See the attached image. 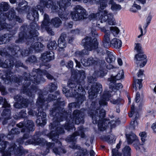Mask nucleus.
Masks as SVG:
<instances>
[{"label": "nucleus", "mask_w": 156, "mask_h": 156, "mask_svg": "<svg viewBox=\"0 0 156 156\" xmlns=\"http://www.w3.org/2000/svg\"><path fill=\"white\" fill-rule=\"evenodd\" d=\"M2 102L4 103L3 106L4 108L9 107L10 105L6 101L5 99H3L2 97H0V104H1Z\"/></svg>", "instance_id": "obj_41"}, {"label": "nucleus", "mask_w": 156, "mask_h": 156, "mask_svg": "<svg viewBox=\"0 0 156 156\" xmlns=\"http://www.w3.org/2000/svg\"><path fill=\"white\" fill-rule=\"evenodd\" d=\"M136 112H134V105L133 104H132L131 107V111L130 113L129 114V117H132L134 115Z\"/></svg>", "instance_id": "obj_45"}, {"label": "nucleus", "mask_w": 156, "mask_h": 156, "mask_svg": "<svg viewBox=\"0 0 156 156\" xmlns=\"http://www.w3.org/2000/svg\"><path fill=\"white\" fill-rule=\"evenodd\" d=\"M46 5L47 8H51L52 9H56L54 5L53 2L50 0L46 4Z\"/></svg>", "instance_id": "obj_42"}, {"label": "nucleus", "mask_w": 156, "mask_h": 156, "mask_svg": "<svg viewBox=\"0 0 156 156\" xmlns=\"http://www.w3.org/2000/svg\"><path fill=\"white\" fill-rule=\"evenodd\" d=\"M9 37L8 34H5L1 36H0V44L5 43L9 41Z\"/></svg>", "instance_id": "obj_30"}, {"label": "nucleus", "mask_w": 156, "mask_h": 156, "mask_svg": "<svg viewBox=\"0 0 156 156\" xmlns=\"http://www.w3.org/2000/svg\"><path fill=\"white\" fill-rule=\"evenodd\" d=\"M98 62L100 63L99 60L96 58L94 59L92 58H90L87 60H81L82 63L85 66H88L93 64L97 65Z\"/></svg>", "instance_id": "obj_13"}, {"label": "nucleus", "mask_w": 156, "mask_h": 156, "mask_svg": "<svg viewBox=\"0 0 156 156\" xmlns=\"http://www.w3.org/2000/svg\"><path fill=\"white\" fill-rule=\"evenodd\" d=\"M39 73H38V74H39L40 73H41V74H45L46 75V77H47V78L51 80L53 78L52 76L50 74L47 73L45 71H41L40 72L39 71Z\"/></svg>", "instance_id": "obj_43"}, {"label": "nucleus", "mask_w": 156, "mask_h": 156, "mask_svg": "<svg viewBox=\"0 0 156 156\" xmlns=\"http://www.w3.org/2000/svg\"><path fill=\"white\" fill-rule=\"evenodd\" d=\"M110 30L113 36L115 37L117 36L120 31L119 29L116 27H110Z\"/></svg>", "instance_id": "obj_32"}, {"label": "nucleus", "mask_w": 156, "mask_h": 156, "mask_svg": "<svg viewBox=\"0 0 156 156\" xmlns=\"http://www.w3.org/2000/svg\"><path fill=\"white\" fill-rule=\"evenodd\" d=\"M131 125H133L134 127H135L138 125V122L137 121L135 120H134L131 123Z\"/></svg>", "instance_id": "obj_55"}, {"label": "nucleus", "mask_w": 156, "mask_h": 156, "mask_svg": "<svg viewBox=\"0 0 156 156\" xmlns=\"http://www.w3.org/2000/svg\"><path fill=\"white\" fill-rule=\"evenodd\" d=\"M145 2V0H135L131 7L130 11L133 12H136L141 9V6L139 5L140 3L144 4Z\"/></svg>", "instance_id": "obj_11"}, {"label": "nucleus", "mask_w": 156, "mask_h": 156, "mask_svg": "<svg viewBox=\"0 0 156 156\" xmlns=\"http://www.w3.org/2000/svg\"><path fill=\"white\" fill-rule=\"evenodd\" d=\"M17 126L19 128H21L23 126L24 124L23 122H20L17 124Z\"/></svg>", "instance_id": "obj_61"}, {"label": "nucleus", "mask_w": 156, "mask_h": 156, "mask_svg": "<svg viewBox=\"0 0 156 156\" xmlns=\"http://www.w3.org/2000/svg\"><path fill=\"white\" fill-rule=\"evenodd\" d=\"M139 136L141 137V139L142 141V144H140V149H142L141 148H144V149H145L144 148V145L145 144V142L146 140V138L147 137V134L146 133L144 132H140L139 134Z\"/></svg>", "instance_id": "obj_24"}, {"label": "nucleus", "mask_w": 156, "mask_h": 156, "mask_svg": "<svg viewBox=\"0 0 156 156\" xmlns=\"http://www.w3.org/2000/svg\"><path fill=\"white\" fill-rule=\"evenodd\" d=\"M58 45L59 48V51H60L62 50L66 47V41L64 38L62 36L58 39Z\"/></svg>", "instance_id": "obj_20"}, {"label": "nucleus", "mask_w": 156, "mask_h": 156, "mask_svg": "<svg viewBox=\"0 0 156 156\" xmlns=\"http://www.w3.org/2000/svg\"><path fill=\"white\" fill-rule=\"evenodd\" d=\"M70 15L72 18L75 20L86 19L87 15L85 10L79 5H77L73 8V11Z\"/></svg>", "instance_id": "obj_5"}, {"label": "nucleus", "mask_w": 156, "mask_h": 156, "mask_svg": "<svg viewBox=\"0 0 156 156\" xmlns=\"http://www.w3.org/2000/svg\"><path fill=\"white\" fill-rule=\"evenodd\" d=\"M54 146V144L52 143H49L47 144V146L48 147H52Z\"/></svg>", "instance_id": "obj_62"}, {"label": "nucleus", "mask_w": 156, "mask_h": 156, "mask_svg": "<svg viewBox=\"0 0 156 156\" xmlns=\"http://www.w3.org/2000/svg\"><path fill=\"white\" fill-rule=\"evenodd\" d=\"M151 127L154 132L156 133V121L152 125Z\"/></svg>", "instance_id": "obj_51"}, {"label": "nucleus", "mask_w": 156, "mask_h": 156, "mask_svg": "<svg viewBox=\"0 0 156 156\" xmlns=\"http://www.w3.org/2000/svg\"><path fill=\"white\" fill-rule=\"evenodd\" d=\"M126 137L129 144H133L134 147L136 150L140 149L139 140L135 134L131 133L130 134H127Z\"/></svg>", "instance_id": "obj_6"}, {"label": "nucleus", "mask_w": 156, "mask_h": 156, "mask_svg": "<svg viewBox=\"0 0 156 156\" xmlns=\"http://www.w3.org/2000/svg\"><path fill=\"white\" fill-rule=\"evenodd\" d=\"M124 73L122 70L120 71L119 73L116 76H112L110 78L108 79V80L110 82L109 88L112 89L113 91L115 92V90H119L122 87V84L120 83L115 84L116 80H120L123 78Z\"/></svg>", "instance_id": "obj_4"}, {"label": "nucleus", "mask_w": 156, "mask_h": 156, "mask_svg": "<svg viewBox=\"0 0 156 156\" xmlns=\"http://www.w3.org/2000/svg\"><path fill=\"white\" fill-rule=\"evenodd\" d=\"M43 45L40 42H37L34 44V45H32V48L36 51L40 50V48H42Z\"/></svg>", "instance_id": "obj_36"}, {"label": "nucleus", "mask_w": 156, "mask_h": 156, "mask_svg": "<svg viewBox=\"0 0 156 156\" xmlns=\"http://www.w3.org/2000/svg\"><path fill=\"white\" fill-rule=\"evenodd\" d=\"M151 19L152 17L151 15H149L148 16L147 19V24L144 26V27H145V28L147 27L150 23Z\"/></svg>", "instance_id": "obj_44"}, {"label": "nucleus", "mask_w": 156, "mask_h": 156, "mask_svg": "<svg viewBox=\"0 0 156 156\" xmlns=\"http://www.w3.org/2000/svg\"><path fill=\"white\" fill-rule=\"evenodd\" d=\"M106 140L110 144L113 143L115 141V137L113 135H109L107 138Z\"/></svg>", "instance_id": "obj_37"}, {"label": "nucleus", "mask_w": 156, "mask_h": 156, "mask_svg": "<svg viewBox=\"0 0 156 156\" xmlns=\"http://www.w3.org/2000/svg\"><path fill=\"white\" fill-rule=\"evenodd\" d=\"M108 3L111 5V9L113 11L119 10L121 9V5L116 4L113 0H110Z\"/></svg>", "instance_id": "obj_25"}, {"label": "nucleus", "mask_w": 156, "mask_h": 156, "mask_svg": "<svg viewBox=\"0 0 156 156\" xmlns=\"http://www.w3.org/2000/svg\"><path fill=\"white\" fill-rule=\"evenodd\" d=\"M9 25L6 24L5 23H4L3 24V25H1L0 26V30H2L4 28L8 29L10 27L9 26Z\"/></svg>", "instance_id": "obj_47"}, {"label": "nucleus", "mask_w": 156, "mask_h": 156, "mask_svg": "<svg viewBox=\"0 0 156 156\" xmlns=\"http://www.w3.org/2000/svg\"><path fill=\"white\" fill-rule=\"evenodd\" d=\"M13 61L12 60H11V59L10 60L7 59L5 60L4 63L0 65V66L4 68L9 67L13 66Z\"/></svg>", "instance_id": "obj_28"}, {"label": "nucleus", "mask_w": 156, "mask_h": 156, "mask_svg": "<svg viewBox=\"0 0 156 156\" xmlns=\"http://www.w3.org/2000/svg\"><path fill=\"white\" fill-rule=\"evenodd\" d=\"M141 48L140 44L139 43H136L135 44V49L137 51L140 50Z\"/></svg>", "instance_id": "obj_49"}, {"label": "nucleus", "mask_w": 156, "mask_h": 156, "mask_svg": "<svg viewBox=\"0 0 156 156\" xmlns=\"http://www.w3.org/2000/svg\"><path fill=\"white\" fill-rule=\"evenodd\" d=\"M111 37V34L109 33H106L104 36L103 42V46L106 48L109 47L110 45L116 48H119L122 46V43L121 41L117 38H113L110 41V38Z\"/></svg>", "instance_id": "obj_3"}, {"label": "nucleus", "mask_w": 156, "mask_h": 156, "mask_svg": "<svg viewBox=\"0 0 156 156\" xmlns=\"http://www.w3.org/2000/svg\"><path fill=\"white\" fill-rule=\"evenodd\" d=\"M80 115V113L79 111L77 110L74 111L73 112V116L69 121L73 122L75 121V123L76 124H79L80 122V120H79V117Z\"/></svg>", "instance_id": "obj_17"}, {"label": "nucleus", "mask_w": 156, "mask_h": 156, "mask_svg": "<svg viewBox=\"0 0 156 156\" xmlns=\"http://www.w3.org/2000/svg\"><path fill=\"white\" fill-rule=\"evenodd\" d=\"M68 86L70 88V89L69 91L66 87H63L62 89L63 92L64 93L67 94V95L68 94H69V96H72V95L74 96V94L72 93V90H73V88H72V86L73 87L74 85L73 84V83H70L69 82Z\"/></svg>", "instance_id": "obj_27"}, {"label": "nucleus", "mask_w": 156, "mask_h": 156, "mask_svg": "<svg viewBox=\"0 0 156 156\" xmlns=\"http://www.w3.org/2000/svg\"><path fill=\"white\" fill-rule=\"evenodd\" d=\"M34 14L33 15V17L34 18V20H35L36 19H37L38 17V14L37 11L35 10L33 12Z\"/></svg>", "instance_id": "obj_48"}, {"label": "nucleus", "mask_w": 156, "mask_h": 156, "mask_svg": "<svg viewBox=\"0 0 156 156\" xmlns=\"http://www.w3.org/2000/svg\"><path fill=\"white\" fill-rule=\"evenodd\" d=\"M91 39L90 37H87L82 40V43L85 49H87L88 51H91V50L95 49L98 53L100 51H98L99 48L97 47L96 45H97L96 42L95 43V44L93 45L91 42Z\"/></svg>", "instance_id": "obj_7"}, {"label": "nucleus", "mask_w": 156, "mask_h": 156, "mask_svg": "<svg viewBox=\"0 0 156 156\" xmlns=\"http://www.w3.org/2000/svg\"><path fill=\"white\" fill-rule=\"evenodd\" d=\"M51 88L53 90H55L57 89V87L55 84H52Z\"/></svg>", "instance_id": "obj_64"}, {"label": "nucleus", "mask_w": 156, "mask_h": 156, "mask_svg": "<svg viewBox=\"0 0 156 156\" xmlns=\"http://www.w3.org/2000/svg\"><path fill=\"white\" fill-rule=\"evenodd\" d=\"M55 133V132L54 130H52L51 132L48 135V136L53 140L57 141V138L58 137V134L57 133Z\"/></svg>", "instance_id": "obj_29"}, {"label": "nucleus", "mask_w": 156, "mask_h": 156, "mask_svg": "<svg viewBox=\"0 0 156 156\" xmlns=\"http://www.w3.org/2000/svg\"><path fill=\"white\" fill-rule=\"evenodd\" d=\"M112 156H121V154L117 149H112Z\"/></svg>", "instance_id": "obj_40"}, {"label": "nucleus", "mask_w": 156, "mask_h": 156, "mask_svg": "<svg viewBox=\"0 0 156 156\" xmlns=\"http://www.w3.org/2000/svg\"><path fill=\"white\" fill-rule=\"evenodd\" d=\"M88 19L90 20H100L101 22L107 21L108 24L110 25H114L116 24L113 14L111 13H108L106 10L100 11L96 14H92L89 16Z\"/></svg>", "instance_id": "obj_1"}, {"label": "nucleus", "mask_w": 156, "mask_h": 156, "mask_svg": "<svg viewBox=\"0 0 156 156\" xmlns=\"http://www.w3.org/2000/svg\"><path fill=\"white\" fill-rule=\"evenodd\" d=\"M3 17H2V14H0V20L1 21L2 19L4 20L7 18L9 20H12L14 18L15 16V13L14 12H10L9 13H5L3 14Z\"/></svg>", "instance_id": "obj_21"}, {"label": "nucleus", "mask_w": 156, "mask_h": 156, "mask_svg": "<svg viewBox=\"0 0 156 156\" xmlns=\"http://www.w3.org/2000/svg\"><path fill=\"white\" fill-rule=\"evenodd\" d=\"M140 100V94L139 93L137 92L136 94V102H139Z\"/></svg>", "instance_id": "obj_53"}, {"label": "nucleus", "mask_w": 156, "mask_h": 156, "mask_svg": "<svg viewBox=\"0 0 156 156\" xmlns=\"http://www.w3.org/2000/svg\"><path fill=\"white\" fill-rule=\"evenodd\" d=\"M122 153L124 156H130L131 149L129 146L125 147L122 150Z\"/></svg>", "instance_id": "obj_31"}, {"label": "nucleus", "mask_w": 156, "mask_h": 156, "mask_svg": "<svg viewBox=\"0 0 156 156\" xmlns=\"http://www.w3.org/2000/svg\"><path fill=\"white\" fill-rule=\"evenodd\" d=\"M40 113H38V115L39 116L38 117V118L37 119L36 122L37 123L42 126L44 125L46 122V114L44 112H42Z\"/></svg>", "instance_id": "obj_14"}, {"label": "nucleus", "mask_w": 156, "mask_h": 156, "mask_svg": "<svg viewBox=\"0 0 156 156\" xmlns=\"http://www.w3.org/2000/svg\"><path fill=\"white\" fill-rule=\"evenodd\" d=\"M59 124V122H54L53 124H51V129L55 130L56 129L57 131L59 133H63L64 132V130L63 128L60 126L57 127V126Z\"/></svg>", "instance_id": "obj_22"}, {"label": "nucleus", "mask_w": 156, "mask_h": 156, "mask_svg": "<svg viewBox=\"0 0 156 156\" xmlns=\"http://www.w3.org/2000/svg\"><path fill=\"white\" fill-rule=\"evenodd\" d=\"M112 91H105L103 95V99L99 101V104L100 105H107L106 101H108L109 98L111 97L110 93Z\"/></svg>", "instance_id": "obj_16"}, {"label": "nucleus", "mask_w": 156, "mask_h": 156, "mask_svg": "<svg viewBox=\"0 0 156 156\" xmlns=\"http://www.w3.org/2000/svg\"><path fill=\"white\" fill-rule=\"evenodd\" d=\"M117 62L118 64L120 66H122V62L121 59L119 58L118 59Z\"/></svg>", "instance_id": "obj_60"}, {"label": "nucleus", "mask_w": 156, "mask_h": 156, "mask_svg": "<svg viewBox=\"0 0 156 156\" xmlns=\"http://www.w3.org/2000/svg\"><path fill=\"white\" fill-rule=\"evenodd\" d=\"M102 87V85L99 83L96 84V89L95 92H93L92 90H89L88 91L89 97L91 99H93L94 97L95 96L97 95L98 93L101 90Z\"/></svg>", "instance_id": "obj_18"}, {"label": "nucleus", "mask_w": 156, "mask_h": 156, "mask_svg": "<svg viewBox=\"0 0 156 156\" xmlns=\"http://www.w3.org/2000/svg\"><path fill=\"white\" fill-rule=\"evenodd\" d=\"M78 135H80L81 137L83 138L84 137V135L83 133V128L82 127H81L79 128L78 131L74 133L72 136L71 137H68L67 139L69 140V141H73L76 139V137Z\"/></svg>", "instance_id": "obj_15"}, {"label": "nucleus", "mask_w": 156, "mask_h": 156, "mask_svg": "<svg viewBox=\"0 0 156 156\" xmlns=\"http://www.w3.org/2000/svg\"><path fill=\"white\" fill-rule=\"evenodd\" d=\"M57 47V44L55 41L50 42L48 45V48L50 50L55 49Z\"/></svg>", "instance_id": "obj_35"}, {"label": "nucleus", "mask_w": 156, "mask_h": 156, "mask_svg": "<svg viewBox=\"0 0 156 156\" xmlns=\"http://www.w3.org/2000/svg\"><path fill=\"white\" fill-rule=\"evenodd\" d=\"M10 114V110L9 109H6L5 110H4L2 113V114L3 115H4L5 114V115L6 114H8L9 115Z\"/></svg>", "instance_id": "obj_50"}, {"label": "nucleus", "mask_w": 156, "mask_h": 156, "mask_svg": "<svg viewBox=\"0 0 156 156\" xmlns=\"http://www.w3.org/2000/svg\"><path fill=\"white\" fill-rule=\"evenodd\" d=\"M53 151L56 154L59 155L60 154V153L62 152L63 153L66 152L63 149H62L61 147H59L58 149L57 148H54L53 149Z\"/></svg>", "instance_id": "obj_39"}, {"label": "nucleus", "mask_w": 156, "mask_h": 156, "mask_svg": "<svg viewBox=\"0 0 156 156\" xmlns=\"http://www.w3.org/2000/svg\"><path fill=\"white\" fill-rule=\"evenodd\" d=\"M54 99H55V96H53V95H49L48 98V100H53Z\"/></svg>", "instance_id": "obj_59"}, {"label": "nucleus", "mask_w": 156, "mask_h": 156, "mask_svg": "<svg viewBox=\"0 0 156 156\" xmlns=\"http://www.w3.org/2000/svg\"><path fill=\"white\" fill-rule=\"evenodd\" d=\"M46 30L49 33L51 34L52 35L53 34V32L51 31V30H49L48 29V28L47 27H45Z\"/></svg>", "instance_id": "obj_63"}, {"label": "nucleus", "mask_w": 156, "mask_h": 156, "mask_svg": "<svg viewBox=\"0 0 156 156\" xmlns=\"http://www.w3.org/2000/svg\"><path fill=\"white\" fill-rule=\"evenodd\" d=\"M143 71L140 70L137 73L138 77L139 78H142L143 76Z\"/></svg>", "instance_id": "obj_54"}, {"label": "nucleus", "mask_w": 156, "mask_h": 156, "mask_svg": "<svg viewBox=\"0 0 156 156\" xmlns=\"http://www.w3.org/2000/svg\"><path fill=\"white\" fill-rule=\"evenodd\" d=\"M142 80L141 79H134L133 86V88L135 90H136L137 87H138L139 89H140L142 87Z\"/></svg>", "instance_id": "obj_26"}, {"label": "nucleus", "mask_w": 156, "mask_h": 156, "mask_svg": "<svg viewBox=\"0 0 156 156\" xmlns=\"http://www.w3.org/2000/svg\"><path fill=\"white\" fill-rule=\"evenodd\" d=\"M42 58L46 60L47 61H49L54 58V53L52 51L47 52L42 55Z\"/></svg>", "instance_id": "obj_19"}, {"label": "nucleus", "mask_w": 156, "mask_h": 156, "mask_svg": "<svg viewBox=\"0 0 156 156\" xmlns=\"http://www.w3.org/2000/svg\"><path fill=\"white\" fill-rule=\"evenodd\" d=\"M58 15L62 20L64 19H67L68 18L69 16V15L68 14H65L64 12L63 14L62 15L60 14H59Z\"/></svg>", "instance_id": "obj_46"}, {"label": "nucleus", "mask_w": 156, "mask_h": 156, "mask_svg": "<svg viewBox=\"0 0 156 156\" xmlns=\"http://www.w3.org/2000/svg\"><path fill=\"white\" fill-rule=\"evenodd\" d=\"M105 113L104 109L101 110L98 109L96 112L95 111L94 113L92 115L93 122L94 124L97 123L98 121H99L98 126L100 131H103L105 130L107 126L105 124V120L104 118L105 117Z\"/></svg>", "instance_id": "obj_2"}, {"label": "nucleus", "mask_w": 156, "mask_h": 156, "mask_svg": "<svg viewBox=\"0 0 156 156\" xmlns=\"http://www.w3.org/2000/svg\"><path fill=\"white\" fill-rule=\"evenodd\" d=\"M61 20L58 18H55L52 19L51 22L48 20V16L47 14L44 15V18L42 23L43 26H49L51 24H53L56 27H58L61 24Z\"/></svg>", "instance_id": "obj_9"}, {"label": "nucleus", "mask_w": 156, "mask_h": 156, "mask_svg": "<svg viewBox=\"0 0 156 156\" xmlns=\"http://www.w3.org/2000/svg\"><path fill=\"white\" fill-rule=\"evenodd\" d=\"M8 8V3L6 2H3L0 4V11H6Z\"/></svg>", "instance_id": "obj_33"}, {"label": "nucleus", "mask_w": 156, "mask_h": 156, "mask_svg": "<svg viewBox=\"0 0 156 156\" xmlns=\"http://www.w3.org/2000/svg\"><path fill=\"white\" fill-rule=\"evenodd\" d=\"M134 60L136 64H140V67L144 66L147 62V57L143 53H140L135 55Z\"/></svg>", "instance_id": "obj_8"}, {"label": "nucleus", "mask_w": 156, "mask_h": 156, "mask_svg": "<svg viewBox=\"0 0 156 156\" xmlns=\"http://www.w3.org/2000/svg\"><path fill=\"white\" fill-rule=\"evenodd\" d=\"M106 73V70H100L99 72H95L92 76L88 77L89 82L93 83L94 82L95 79L97 77H103L105 76Z\"/></svg>", "instance_id": "obj_12"}, {"label": "nucleus", "mask_w": 156, "mask_h": 156, "mask_svg": "<svg viewBox=\"0 0 156 156\" xmlns=\"http://www.w3.org/2000/svg\"><path fill=\"white\" fill-rule=\"evenodd\" d=\"M105 59L107 62L111 63L114 62L115 59V57L112 53L109 52L107 54Z\"/></svg>", "instance_id": "obj_23"}, {"label": "nucleus", "mask_w": 156, "mask_h": 156, "mask_svg": "<svg viewBox=\"0 0 156 156\" xmlns=\"http://www.w3.org/2000/svg\"><path fill=\"white\" fill-rule=\"evenodd\" d=\"M0 90L1 91L2 94L4 95L6 94V92H5V89L4 87H2L0 89Z\"/></svg>", "instance_id": "obj_58"}, {"label": "nucleus", "mask_w": 156, "mask_h": 156, "mask_svg": "<svg viewBox=\"0 0 156 156\" xmlns=\"http://www.w3.org/2000/svg\"><path fill=\"white\" fill-rule=\"evenodd\" d=\"M28 104V102L27 101H26V100H25L24 101H23L22 104V106H20L19 107L18 106V103H15L14 105V107L16 108H21L22 107H24L25 108L27 107V104Z\"/></svg>", "instance_id": "obj_38"}, {"label": "nucleus", "mask_w": 156, "mask_h": 156, "mask_svg": "<svg viewBox=\"0 0 156 156\" xmlns=\"http://www.w3.org/2000/svg\"><path fill=\"white\" fill-rule=\"evenodd\" d=\"M66 66L68 68H72L73 66V62L71 61H69Z\"/></svg>", "instance_id": "obj_52"}, {"label": "nucleus", "mask_w": 156, "mask_h": 156, "mask_svg": "<svg viewBox=\"0 0 156 156\" xmlns=\"http://www.w3.org/2000/svg\"><path fill=\"white\" fill-rule=\"evenodd\" d=\"M73 84L74 85V86L73 87L72 86V88H73L72 93L74 94V95H72L71 96H73L78 98V99L79 100L84 98V97L83 95L85 94V92L84 89L82 87L81 85H79L77 89V92L76 91H76V90H75V88H76L75 87V84Z\"/></svg>", "instance_id": "obj_10"}, {"label": "nucleus", "mask_w": 156, "mask_h": 156, "mask_svg": "<svg viewBox=\"0 0 156 156\" xmlns=\"http://www.w3.org/2000/svg\"><path fill=\"white\" fill-rule=\"evenodd\" d=\"M75 61V62L76 63V66L78 67V68H80L81 66V64L80 62H78L77 60L75 59H74Z\"/></svg>", "instance_id": "obj_57"}, {"label": "nucleus", "mask_w": 156, "mask_h": 156, "mask_svg": "<svg viewBox=\"0 0 156 156\" xmlns=\"http://www.w3.org/2000/svg\"><path fill=\"white\" fill-rule=\"evenodd\" d=\"M34 126L33 122L31 120H28L27 122L25 127L29 130H32V128Z\"/></svg>", "instance_id": "obj_34"}, {"label": "nucleus", "mask_w": 156, "mask_h": 156, "mask_svg": "<svg viewBox=\"0 0 156 156\" xmlns=\"http://www.w3.org/2000/svg\"><path fill=\"white\" fill-rule=\"evenodd\" d=\"M139 28L141 34L138 36L137 37L138 38H140V37H141V36H143L144 35L143 31V29H142L141 27H139Z\"/></svg>", "instance_id": "obj_56"}]
</instances>
